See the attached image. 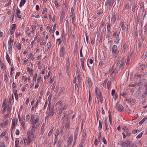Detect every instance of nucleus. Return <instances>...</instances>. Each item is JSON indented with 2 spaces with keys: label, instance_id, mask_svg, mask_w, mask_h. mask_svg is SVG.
Returning <instances> with one entry per match:
<instances>
[{
  "label": "nucleus",
  "instance_id": "obj_25",
  "mask_svg": "<svg viewBox=\"0 0 147 147\" xmlns=\"http://www.w3.org/2000/svg\"><path fill=\"white\" fill-rule=\"evenodd\" d=\"M84 134H82V140H85L87 137V135H86V131L85 129H84Z\"/></svg>",
  "mask_w": 147,
  "mask_h": 147
},
{
  "label": "nucleus",
  "instance_id": "obj_34",
  "mask_svg": "<svg viewBox=\"0 0 147 147\" xmlns=\"http://www.w3.org/2000/svg\"><path fill=\"white\" fill-rule=\"evenodd\" d=\"M92 98L91 95L90 93L89 94V105H91L92 103Z\"/></svg>",
  "mask_w": 147,
  "mask_h": 147
},
{
  "label": "nucleus",
  "instance_id": "obj_52",
  "mask_svg": "<svg viewBox=\"0 0 147 147\" xmlns=\"http://www.w3.org/2000/svg\"><path fill=\"white\" fill-rule=\"evenodd\" d=\"M109 116L110 123L111 125H112V117H111V114H110V113H109Z\"/></svg>",
  "mask_w": 147,
  "mask_h": 147
},
{
  "label": "nucleus",
  "instance_id": "obj_21",
  "mask_svg": "<svg viewBox=\"0 0 147 147\" xmlns=\"http://www.w3.org/2000/svg\"><path fill=\"white\" fill-rule=\"evenodd\" d=\"M7 105H6V103H5L4 101L3 105L2 106V107L3 109L2 110V113L3 114L5 113L6 111L5 109L7 108Z\"/></svg>",
  "mask_w": 147,
  "mask_h": 147
},
{
  "label": "nucleus",
  "instance_id": "obj_60",
  "mask_svg": "<svg viewBox=\"0 0 147 147\" xmlns=\"http://www.w3.org/2000/svg\"><path fill=\"white\" fill-rule=\"evenodd\" d=\"M79 90V89L78 87V84L76 83L75 84V91L76 92V91L77 92H78Z\"/></svg>",
  "mask_w": 147,
  "mask_h": 147
},
{
  "label": "nucleus",
  "instance_id": "obj_27",
  "mask_svg": "<svg viewBox=\"0 0 147 147\" xmlns=\"http://www.w3.org/2000/svg\"><path fill=\"white\" fill-rule=\"evenodd\" d=\"M131 5L132 6V11L133 12H134L136 9V4L135 2H132L131 4Z\"/></svg>",
  "mask_w": 147,
  "mask_h": 147
},
{
  "label": "nucleus",
  "instance_id": "obj_63",
  "mask_svg": "<svg viewBox=\"0 0 147 147\" xmlns=\"http://www.w3.org/2000/svg\"><path fill=\"white\" fill-rule=\"evenodd\" d=\"M111 82L110 81H109L107 83V87L108 89H109L111 86Z\"/></svg>",
  "mask_w": 147,
  "mask_h": 147
},
{
  "label": "nucleus",
  "instance_id": "obj_56",
  "mask_svg": "<svg viewBox=\"0 0 147 147\" xmlns=\"http://www.w3.org/2000/svg\"><path fill=\"white\" fill-rule=\"evenodd\" d=\"M70 17L71 18V23L73 24L74 22V16L73 15H72L70 16Z\"/></svg>",
  "mask_w": 147,
  "mask_h": 147
},
{
  "label": "nucleus",
  "instance_id": "obj_41",
  "mask_svg": "<svg viewBox=\"0 0 147 147\" xmlns=\"http://www.w3.org/2000/svg\"><path fill=\"white\" fill-rule=\"evenodd\" d=\"M6 59L8 62L9 64H11V60L9 55L7 53L6 54Z\"/></svg>",
  "mask_w": 147,
  "mask_h": 147
},
{
  "label": "nucleus",
  "instance_id": "obj_37",
  "mask_svg": "<svg viewBox=\"0 0 147 147\" xmlns=\"http://www.w3.org/2000/svg\"><path fill=\"white\" fill-rule=\"evenodd\" d=\"M136 18L137 22L139 24L142 23V20H141V19H142L141 18H139L138 16H137V17H136Z\"/></svg>",
  "mask_w": 147,
  "mask_h": 147
},
{
  "label": "nucleus",
  "instance_id": "obj_10",
  "mask_svg": "<svg viewBox=\"0 0 147 147\" xmlns=\"http://www.w3.org/2000/svg\"><path fill=\"white\" fill-rule=\"evenodd\" d=\"M130 142V141L129 140H126L125 142H121L120 143L121 146L122 147H128Z\"/></svg>",
  "mask_w": 147,
  "mask_h": 147
},
{
  "label": "nucleus",
  "instance_id": "obj_43",
  "mask_svg": "<svg viewBox=\"0 0 147 147\" xmlns=\"http://www.w3.org/2000/svg\"><path fill=\"white\" fill-rule=\"evenodd\" d=\"M116 20V18L115 15H112L111 18V21L114 23Z\"/></svg>",
  "mask_w": 147,
  "mask_h": 147
},
{
  "label": "nucleus",
  "instance_id": "obj_9",
  "mask_svg": "<svg viewBox=\"0 0 147 147\" xmlns=\"http://www.w3.org/2000/svg\"><path fill=\"white\" fill-rule=\"evenodd\" d=\"M65 11L63 9H62V12L60 14V21L61 22H63V18L65 17Z\"/></svg>",
  "mask_w": 147,
  "mask_h": 147
},
{
  "label": "nucleus",
  "instance_id": "obj_46",
  "mask_svg": "<svg viewBox=\"0 0 147 147\" xmlns=\"http://www.w3.org/2000/svg\"><path fill=\"white\" fill-rule=\"evenodd\" d=\"M107 36L108 37H110L112 35V32L111 30H107Z\"/></svg>",
  "mask_w": 147,
  "mask_h": 147
},
{
  "label": "nucleus",
  "instance_id": "obj_3",
  "mask_svg": "<svg viewBox=\"0 0 147 147\" xmlns=\"http://www.w3.org/2000/svg\"><path fill=\"white\" fill-rule=\"evenodd\" d=\"M27 138H28L26 139V142L27 144L29 145L32 142L34 138V137L31 136L30 131H29L28 132Z\"/></svg>",
  "mask_w": 147,
  "mask_h": 147
},
{
  "label": "nucleus",
  "instance_id": "obj_8",
  "mask_svg": "<svg viewBox=\"0 0 147 147\" xmlns=\"http://www.w3.org/2000/svg\"><path fill=\"white\" fill-rule=\"evenodd\" d=\"M65 51V47L64 46L61 47L60 52L59 55L60 57H64V53Z\"/></svg>",
  "mask_w": 147,
  "mask_h": 147
},
{
  "label": "nucleus",
  "instance_id": "obj_17",
  "mask_svg": "<svg viewBox=\"0 0 147 147\" xmlns=\"http://www.w3.org/2000/svg\"><path fill=\"white\" fill-rule=\"evenodd\" d=\"M38 127L36 128V126H32L31 132V135L32 136L34 137V134L35 132V130H37Z\"/></svg>",
  "mask_w": 147,
  "mask_h": 147
},
{
  "label": "nucleus",
  "instance_id": "obj_32",
  "mask_svg": "<svg viewBox=\"0 0 147 147\" xmlns=\"http://www.w3.org/2000/svg\"><path fill=\"white\" fill-rule=\"evenodd\" d=\"M120 94L123 97L125 98L126 96L127 95V94L125 92L121 91L120 93Z\"/></svg>",
  "mask_w": 147,
  "mask_h": 147
},
{
  "label": "nucleus",
  "instance_id": "obj_35",
  "mask_svg": "<svg viewBox=\"0 0 147 147\" xmlns=\"http://www.w3.org/2000/svg\"><path fill=\"white\" fill-rule=\"evenodd\" d=\"M26 0H21L20 4V7H22L25 4Z\"/></svg>",
  "mask_w": 147,
  "mask_h": 147
},
{
  "label": "nucleus",
  "instance_id": "obj_59",
  "mask_svg": "<svg viewBox=\"0 0 147 147\" xmlns=\"http://www.w3.org/2000/svg\"><path fill=\"white\" fill-rule=\"evenodd\" d=\"M147 28L146 26H144V32L145 36H146L147 34Z\"/></svg>",
  "mask_w": 147,
  "mask_h": 147
},
{
  "label": "nucleus",
  "instance_id": "obj_55",
  "mask_svg": "<svg viewBox=\"0 0 147 147\" xmlns=\"http://www.w3.org/2000/svg\"><path fill=\"white\" fill-rule=\"evenodd\" d=\"M115 39L114 41V42L115 43L117 44L119 43L120 39L119 38H115Z\"/></svg>",
  "mask_w": 147,
  "mask_h": 147
},
{
  "label": "nucleus",
  "instance_id": "obj_45",
  "mask_svg": "<svg viewBox=\"0 0 147 147\" xmlns=\"http://www.w3.org/2000/svg\"><path fill=\"white\" fill-rule=\"evenodd\" d=\"M85 142V140H81L80 144H79V147H82L83 146V144Z\"/></svg>",
  "mask_w": 147,
  "mask_h": 147
},
{
  "label": "nucleus",
  "instance_id": "obj_18",
  "mask_svg": "<svg viewBox=\"0 0 147 147\" xmlns=\"http://www.w3.org/2000/svg\"><path fill=\"white\" fill-rule=\"evenodd\" d=\"M8 121L7 119H6L4 122H3L0 124V126L1 127H4L8 125Z\"/></svg>",
  "mask_w": 147,
  "mask_h": 147
},
{
  "label": "nucleus",
  "instance_id": "obj_29",
  "mask_svg": "<svg viewBox=\"0 0 147 147\" xmlns=\"http://www.w3.org/2000/svg\"><path fill=\"white\" fill-rule=\"evenodd\" d=\"M12 99L13 100L14 99L13 94L12 95H11V96L8 100V105H11V101Z\"/></svg>",
  "mask_w": 147,
  "mask_h": 147
},
{
  "label": "nucleus",
  "instance_id": "obj_42",
  "mask_svg": "<svg viewBox=\"0 0 147 147\" xmlns=\"http://www.w3.org/2000/svg\"><path fill=\"white\" fill-rule=\"evenodd\" d=\"M129 147H137V145H134V144L132 143L131 141H130V142L129 143Z\"/></svg>",
  "mask_w": 147,
  "mask_h": 147
},
{
  "label": "nucleus",
  "instance_id": "obj_33",
  "mask_svg": "<svg viewBox=\"0 0 147 147\" xmlns=\"http://www.w3.org/2000/svg\"><path fill=\"white\" fill-rule=\"evenodd\" d=\"M102 122L101 120H100L99 121V126L98 127V129L99 130H100L102 128Z\"/></svg>",
  "mask_w": 147,
  "mask_h": 147
},
{
  "label": "nucleus",
  "instance_id": "obj_26",
  "mask_svg": "<svg viewBox=\"0 0 147 147\" xmlns=\"http://www.w3.org/2000/svg\"><path fill=\"white\" fill-rule=\"evenodd\" d=\"M147 65L144 64L140 65L139 66V68L140 69L142 70H144V69L147 67Z\"/></svg>",
  "mask_w": 147,
  "mask_h": 147
},
{
  "label": "nucleus",
  "instance_id": "obj_4",
  "mask_svg": "<svg viewBox=\"0 0 147 147\" xmlns=\"http://www.w3.org/2000/svg\"><path fill=\"white\" fill-rule=\"evenodd\" d=\"M70 62L69 61V59H67L66 63L65 65L66 71L67 75L68 76H69V68L70 65Z\"/></svg>",
  "mask_w": 147,
  "mask_h": 147
},
{
  "label": "nucleus",
  "instance_id": "obj_5",
  "mask_svg": "<svg viewBox=\"0 0 147 147\" xmlns=\"http://www.w3.org/2000/svg\"><path fill=\"white\" fill-rule=\"evenodd\" d=\"M49 112L45 117V120L47 119H48L49 118L52 117L54 115H55V110L53 109V110L49 111Z\"/></svg>",
  "mask_w": 147,
  "mask_h": 147
},
{
  "label": "nucleus",
  "instance_id": "obj_12",
  "mask_svg": "<svg viewBox=\"0 0 147 147\" xmlns=\"http://www.w3.org/2000/svg\"><path fill=\"white\" fill-rule=\"evenodd\" d=\"M145 75V74H140L136 73L134 75V76L136 79H138L139 78H143Z\"/></svg>",
  "mask_w": 147,
  "mask_h": 147
},
{
  "label": "nucleus",
  "instance_id": "obj_44",
  "mask_svg": "<svg viewBox=\"0 0 147 147\" xmlns=\"http://www.w3.org/2000/svg\"><path fill=\"white\" fill-rule=\"evenodd\" d=\"M99 98H100V101L101 104H102L103 101V96L101 94V93H100V95L99 96Z\"/></svg>",
  "mask_w": 147,
  "mask_h": 147
},
{
  "label": "nucleus",
  "instance_id": "obj_39",
  "mask_svg": "<svg viewBox=\"0 0 147 147\" xmlns=\"http://www.w3.org/2000/svg\"><path fill=\"white\" fill-rule=\"evenodd\" d=\"M60 107H59V109H58V111L59 110H60V111L59 112V113L57 115V117H58V118H59V117H61V114L63 113V111H62L61 110H60V109H61Z\"/></svg>",
  "mask_w": 147,
  "mask_h": 147
},
{
  "label": "nucleus",
  "instance_id": "obj_57",
  "mask_svg": "<svg viewBox=\"0 0 147 147\" xmlns=\"http://www.w3.org/2000/svg\"><path fill=\"white\" fill-rule=\"evenodd\" d=\"M59 135V130L57 129L55 132V138H58V136Z\"/></svg>",
  "mask_w": 147,
  "mask_h": 147
},
{
  "label": "nucleus",
  "instance_id": "obj_53",
  "mask_svg": "<svg viewBox=\"0 0 147 147\" xmlns=\"http://www.w3.org/2000/svg\"><path fill=\"white\" fill-rule=\"evenodd\" d=\"M103 13V10L102 9H100L97 11V14L98 15H100L101 14H102Z\"/></svg>",
  "mask_w": 147,
  "mask_h": 147
},
{
  "label": "nucleus",
  "instance_id": "obj_58",
  "mask_svg": "<svg viewBox=\"0 0 147 147\" xmlns=\"http://www.w3.org/2000/svg\"><path fill=\"white\" fill-rule=\"evenodd\" d=\"M125 8L126 10H127L129 9V4L128 2L126 3L125 5H124Z\"/></svg>",
  "mask_w": 147,
  "mask_h": 147
},
{
  "label": "nucleus",
  "instance_id": "obj_49",
  "mask_svg": "<svg viewBox=\"0 0 147 147\" xmlns=\"http://www.w3.org/2000/svg\"><path fill=\"white\" fill-rule=\"evenodd\" d=\"M78 127H77L76 129H75V132H74V135L75 136H77L78 135Z\"/></svg>",
  "mask_w": 147,
  "mask_h": 147
},
{
  "label": "nucleus",
  "instance_id": "obj_64",
  "mask_svg": "<svg viewBox=\"0 0 147 147\" xmlns=\"http://www.w3.org/2000/svg\"><path fill=\"white\" fill-rule=\"evenodd\" d=\"M16 24H13L11 26V29H12L13 30H15L16 29Z\"/></svg>",
  "mask_w": 147,
  "mask_h": 147
},
{
  "label": "nucleus",
  "instance_id": "obj_51",
  "mask_svg": "<svg viewBox=\"0 0 147 147\" xmlns=\"http://www.w3.org/2000/svg\"><path fill=\"white\" fill-rule=\"evenodd\" d=\"M53 127H51V129L49 131V132L48 134V137H49V136H51V134H52V133L53 132Z\"/></svg>",
  "mask_w": 147,
  "mask_h": 147
},
{
  "label": "nucleus",
  "instance_id": "obj_15",
  "mask_svg": "<svg viewBox=\"0 0 147 147\" xmlns=\"http://www.w3.org/2000/svg\"><path fill=\"white\" fill-rule=\"evenodd\" d=\"M115 108L120 112H122L124 110V108L121 105H118L117 104L115 107Z\"/></svg>",
  "mask_w": 147,
  "mask_h": 147
},
{
  "label": "nucleus",
  "instance_id": "obj_48",
  "mask_svg": "<svg viewBox=\"0 0 147 147\" xmlns=\"http://www.w3.org/2000/svg\"><path fill=\"white\" fill-rule=\"evenodd\" d=\"M146 119H147V117H145L139 123V124L140 125L142 124L143 123Z\"/></svg>",
  "mask_w": 147,
  "mask_h": 147
},
{
  "label": "nucleus",
  "instance_id": "obj_61",
  "mask_svg": "<svg viewBox=\"0 0 147 147\" xmlns=\"http://www.w3.org/2000/svg\"><path fill=\"white\" fill-rule=\"evenodd\" d=\"M19 141L17 139L15 141V147H18V144Z\"/></svg>",
  "mask_w": 147,
  "mask_h": 147
},
{
  "label": "nucleus",
  "instance_id": "obj_6",
  "mask_svg": "<svg viewBox=\"0 0 147 147\" xmlns=\"http://www.w3.org/2000/svg\"><path fill=\"white\" fill-rule=\"evenodd\" d=\"M76 67L77 68L76 69L77 70L76 74L77 76V79L78 80V85L80 86L82 83V79L80 77V74L79 73L78 71V67H77L76 66Z\"/></svg>",
  "mask_w": 147,
  "mask_h": 147
},
{
  "label": "nucleus",
  "instance_id": "obj_23",
  "mask_svg": "<svg viewBox=\"0 0 147 147\" xmlns=\"http://www.w3.org/2000/svg\"><path fill=\"white\" fill-rule=\"evenodd\" d=\"M20 13L21 11L20 9H19L18 7L16 9V14L17 15V17L19 18H21L22 17L21 15L20 14Z\"/></svg>",
  "mask_w": 147,
  "mask_h": 147
},
{
  "label": "nucleus",
  "instance_id": "obj_54",
  "mask_svg": "<svg viewBox=\"0 0 147 147\" xmlns=\"http://www.w3.org/2000/svg\"><path fill=\"white\" fill-rule=\"evenodd\" d=\"M138 48L140 49V47H141L142 45V42L140 41V40L139 39L138 41Z\"/></svg>",
  "mask_w": 147,
  "mask_h": 147
},
{
  "label": "nucleus",
  "instance_id": "obj_28",
  "mask_svg": "<svg viewBox=\"0 0 147 147\" xmlns=\"http://www.w3.org/2000/svg\"><path fill=\"white\" fill-rule=\"evenodd\" d=\"M27 70L30 74V76H32L33 75L32 69L29 67H27Z\"/></svg>",
  "mask_w": 147,
  "mask_h": 147
},
{
  "label": "nucleus",
  "instance_id": "obj_2",
  "mask_svg": "<svg viewBox=\"0 0 147 147\" xmlns=\"http://www.w3.org/2000/svg\"><path fill=\"white\" fill-rule=\"evenodd\" d=\"M117 47L116 45H114L111 49V52L112 54L114 55L116 58L118 54L119 53V51L117 50Z\"/></svg>",
  "mask_w": 147,
  "mask_h": 147
},
{
  "label": "nucleus",
  "instance_id": "obj_47",
  "mask_svg": "<svg viewBox=\"0 0 147 147\" xmlns=\"http://www.w3.org/2000/svg\"><path fill=\"white\" fill-rule=\"evenodd\" d=\"M48 107L49 108V111L53 110V109L54 108V106H53L51 107V104L49 102L48 104Z\"/></svg>",
  "mask_w": 147,
  "mask_h": 147
},
{
  "label": "nucleus",
  "instance_id": "obj_24",
  "mask_svg": "<svg viewBox=\"0 0 147 147\" xmlns=\"http://www.w3.org/2000/svg\"><path fill=\"white\" fill-rule=\"evenodd\" d=\"M105 57H104V58L102 59L99 62L98 66L99 67H101L105 63Z\"/></svg>",
  "mask_w": 147,
  "mask_h": 147
},
{
  "label": "nucleus",
  "instance_id": "obj_11",
  "mask_svg": "<svg viewBox=\"0 0 147 147\" xmlns=\"http://www.w3.org/2000/svg\"><path fill=\"white\" fill-rule=\"evenodd\" d=\"M17 123V121L16 120H15V119H12V126L11 127V136L12 137V130L13 129V128H15V126L16 125Z\"/></svg>",
  "mask_w": 147,
  "mask_h": 147
},
{
  "label": "nucleus",
  "instance_id": "obj_50",
  "mask_svg": "<svg viewBox=\"0 0 147 147\" xmlns=\"http://www.w3.org/2000/svg\"><path fill=\"white\" fill-rule=\"evenodd\" d=\"M109 1L108 3L109 4V5H110V6H112L114 2V0H111Z\"/></svg>",
  "mask_w": 147,
  "mask_h": 147
},
{
  "label": "nucleus",
  "instance_id": "obj_14",
  "mask_svg": "<svg viewBox=\"0 0 147 147\" xmlns=\"http://www.w3.org/2000/svg\"><path fill=\"white\" fill-rule=\"evenodd\" d=\"M13 42V40L12 39L11 37H10L9 40L8 41V47L9 50L11 49V43Z\"/></svg>",
  "mask_w": 147,
  "mask_h": 147
},
{
  "label": "nucleus",
  "instance_id": "obj_13",
  "mask_svg": "<svg viewBox=\"0 0 147 147\" xmlns=\"http://www.w3.org/2000/svg\"><path fill=\"white\" fill-rule=\"evenodd\" d=\"M70 126V123H65V133L67 134L69 131V128Z\"/></svg>",
  "mask_w": 147,
  "mask_h": 147
},
{
  "label": "nucleus",
  "instance_id": "obj_1",
  "mask_svg": "<svg viewBox=\"0 0 147 147\" xmlns=\"http://www.w3.org/2000/svg\"><path fill=\"white\" fill-rule=\"evenodd\" d=\"M35 116L34 115L32 114L31 115V118L30 119V122L32 126H36V128L38 127L40 124L39 122V118L38 117H37L35 120Z\"/></svg>",
  "mask_w": 147,
  "mask_h": 147
},
{
  "label": "nucleus",
  "instance_id": "obj_7",
  "mask_svg": "<svg viewBox=\"0 0 147 147\" xmlns=\"http://www.w3.org/2000/svg\"><path fill=\"white\" fill-rule=\"evenodd\" d=\"M120 34V32L118 29L116 28L113 31V33L112 36L115 37V38H119Z\"/></svg>",
  "mask_w": 147,
  "mask_h": 147
},
{
  "label": "nucleus",
  "instance_id": "obj_31",
  "mask_svg": "<svg viewBox=\"0 0 147 147\" xmlns=\"http://www.w3.org/2000/svg\"><path fill=\"white\" fill-rule=\"evenodd\" d=\"M7 105V106L8 107L7 112V113H10L11 111V105Z\"/></svg>",
  "mask_w": 147,
  "mask_h": 147
},
{
  "label": "nucleus",
  "instance_id": "obj_62",
  "mask_svg": "<svg viewBox=\"0 0 147 147\" xmlns=\"http://www.w3.org/2000/svg\"><path fill=\"white\" fill-rule=\"evenodd\" d=\"M111 25L110 24H108L107 25V30H111Z\"/></svg>",
  "mask_w": 147,
  "mask_h": 147
},
{
  "label": "nucleus",
  "instance_id": "obj_16",
  "mask_svg": "<svg viewBox=\"0 0 147 147\" xmlns=\"http://www.w3.org/2000/svg\"><path fill=\"white\" fill-rule=\"evenodd\" d=\"M108 119L107 118H105V121H104V123L105 125V127L106 130L108 132L109 128L108 125Z\"/></svg>",
  "mask_w": 147,
  "mask_h": 147
},
{
  "label": "nucleus",
  "instance_id": "obj_38",
  "mask_svg": "<svg viewBox=\"0 0 147 147\" xmlns=\"http://www.w3.org/2000/svg\"><path fill=\"white\" fill-rule=\"evenodd\" d=\"M120 69L119 67H116L115 69L113 71H114V74L115 75L117 74L118 73V71Z\"/></svg>",
  "mask_w": 147,
  "mask_h": 147
},
{
  "label": "nucleus",
  "instance_id": "obj_30",
  "mask_svg": "<svg viewBox=\"0 0 147 147\" xmlns=\"http://www.w3.org/2000/svg\"><path fill=\"white\" fill-rule=\"evenodd\" d=\"M60 92L59 93V95H60L61 94L64 92L65 90V88L63 86H61L60 87Z\"/></svg>",
  "mask_w": 147,
  "mask_h": 147
},
{
  "label": "nucleus",
  "instance_id": "obj_40",
  "mask_svg": "<svg viewBox=\"0 0 147 147\" xmlns=\"http://www.w3.org/2000/svg\"><path fill=\"white\" fill-rule=\"evenodd\" d=\"M51 43L50 42H49L47 43L46 46H45V47H47V49H49L51 48ZM48 50V49H47V50Z\"/></svg>",
  "mask_w": 147,
  "mask_h": 147
},
{
  "label": "nucleus",
  "instance_id": "obj_22",
  "mask_svg": "<svg viewBox=\"0 0 147 147\" xmlns=\"http://www.w3.org/2000/svg\"><path fill=\"white\" fill-rule=\"evenodd\" d=\"M19 120L20 122L21 123L22 126L23 127L24 129H25L26 128V126L25 125V123L24 121L22 119H21L19 117Z\"/></svg>",
  "mask_w": 147,
  "mask_h": 147
},
{
  "label": "nucleus",
  "instance_id": "obj_19",
  "mask_svg": "<svg viewBox=\"0 0 147 147\" xmlns=\"http://www.w3.org/2000/svg\"><path fill=\"white\" fill-rule=\"evenodd\" d=\"M124 65L125 64L124 60L123 59H122V60L121 61L120 65L119 66V67L121 71L123 69V68L124 67Z\"/></svg>",
  "mask_w": 147,
  "mask_h": 147
},
{
  "label": "nucleus",
  "instance_id": "obj_36",
  "mask_svg": "<svg viewBox=\"0 0 147 147\" xmlns=\"http://www.w3.org/2000/svg\"><path fill=\"white\" fill-rule=\"evenodd\" d=\"M124 132L125 133V135H127V136H129L131 134V132L128 129L125 130Z\"/></svg>",
  "mask_w": 147,
  "mask_h": 147
},
{
  "label": "nucleus",
  "instance_id": "obj_20",
  "mask_svg": "<svg viewBox=\"0 0 147 147\" xmlns=\"http://www.w3.org/2000/svg\"><path fill=\"white\" fill-rule=\"evenodd\" d=\"M73 140V137L72 136H70L68 138L67 140L68 145L71 144Z\"/></svg>",
  "mask_w": 147,
  "mask_h": 147
}]
</instances>
